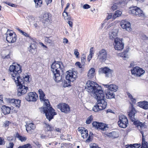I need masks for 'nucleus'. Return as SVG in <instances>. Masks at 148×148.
I'll use <instances>...</instances> for the list:
<instances>
[{
  "mask_svg": "<svg viewBox=\"0 0 148 148\" xmlns=\"http://www.w3.org/2000/svg\"><path fill=\"white\" fill-rule=\"evenodd\" d=\"M9 74L11 75L12 79L14 80L16 85L19 86L17 90V95L20 96L26 93L28 88L25 86L24 82H29V77L28 75L21 77L20 74L22 72L21 66L19 64L10 65L9 69Z\"/></svg>",
  "mask_w": 148,
  "mask_h": 148,
  "instance_id": "nucleus-1",
  "label": "nucleus"
},
{
  "mask_svg": "<svg viewBox=\"0 0 148 148\" xmlns=\"http://www.w3.org/2000/svg\"><path fill=\"white\" fill-rule=\"evenodd\" d=\"M39 95V98L41 101H44L45 102L44 106L43 108H40V110L42 111L45 113L47 118L50 121L51 119L53 118L54 116L56 114V113L54 112V110L53 109L48 103L45 101L48 102V100L46 99L45 97V94L42 89H39L38 90Z\"/></svg>",
  "mask_w": 148,
  "mask_h": 148,
  "instance_id": "nucleus-2",
  "label": "nucleus"
},
{
  "mask_svg": "<svg viewBox=\"0 0 148 148\" xmlns=\"http://www.w3.org/2000/svg\"><path fill=\"white\" fill-rule=\"evenodd\" d=\"M85 88L89 92L93 93L95 97L103 93L101 87L97 84L92 81H88L86 83Z\"/></svg>",
  "mask_w": 148,
  "mask_h": 148,
  "instance_id": "nucleus-3",
  "label": "nucleus"
},
{
  "mask_svg": "<svg viewBox=\"0 0 148 148\" xmlns=\"http://www.w3.org/2000/svg\"><path fill=\"white\" fill-rule=\"evenodd\" d=\"M66 73V75L65 77L67 80H64L63 84L64 87L70 86V82H73L77 77V73L74 71L69 70Z\"/></svg>",
  "mask_w": 148,
  "mask_h": 148,
  "instance_id": "nucleus-4",
  "label": "nucleus"
},
{
  "mask_svg": "<svg viewBox=\"0 0 148 148\" xmlns=\"http://www.w3.org/2000/svg\"><path fill=\"white\" fill-rule=\"evenodd\" d=\"M95 98L97 100V103L99 106L101 110H103L106 108L107 106V102L105 100V94L103 92V93L101 92V94L95 96Z\"/></svg>",
  "mask_w": 148,
  "mask_h": 148,
  "instance_id": "nucleus-5",
  "label": "nucleus"
},
{
  "mask_svg": "<svg viewBox=\"0 0 148 148\" xmlns=\"http://www.w3.org/2000/svg\"><path fill=\"white\" fill-rule=\"evenodd\" d=\"M129 13L133 16L143 17L145 13L140 9L136 6L131 7L130 8Z\"/></svg>",
  "mask_w": 148,
  "mask_h": 148,
  "instance_id": "nucleus-6",
  "label": "nucleus"
},
{
  "mask_svg": "<svg viewBox=\"0 0 148 148\" xmlns=\"http://www.w3.org/2000/svg\"><path fill=\"white\" fill-rule=\"evenodd\" d=\"M62 67L63 65L61 62H54L51 65V71L53 73H55L56 72L60 73V70H61L63 73V70L62 69Z\"/></svg>",
  "mask_w": 148,
  "mask_h": 148,
  "instance_id": "nucleus-7",
  "label": "nucleus"
},
{
  "mask_svg": "<svg viewBox=\"0 0 148 148\" xmlns=\"http://www.w3.org/2000/svg\"><path fill=\"white\" fill-rule=\"evenodd\" d=\"M118 123L119 127L125 128L128 124V119L126 116L123 115L120 116Z\"/></svg>",
  "mask_w": 148,
  "mask_h": 148,
  "instance_id": "nucleus-8",
  "label": "nucleus"
},
{
  "mask_svg": "<svg viewBox=\"0 0 148 148\" xmlns=\"http://www.w3.org/2000/svg\"><path fill=\"white\" fill-rule=\"evenodd\" d=\"M98 72L99 74L104 73L106 77H112L113 71L108 67H105L100 68Z\"/></svg>",
  "mask_w": 148,
  "mask_h": 148,
  "instance_id": "nucleus-9",
  "label": "nucleus"
},
{
  "mask_svg": "<svg viewBox=\"0 0 148 148\" xmlns=\"http://www.w3.org/2000/svg\"><path fill=\"white\" fill-rule=\"evenodd\" d=\"M38 98V95L35 92L28 93L25 97L26 100L28 101H36L37 100Z\"/></svg>",
  "mask_w": 148,
  "mask_h": 148,
  "instance_id": "nucleus-10",
  "label": "nucleus"
},
{
  "mask_svg": "<svg viewBox=\"0 0 148 148\" xmlns=\"http://www.w3.org/2000/svg\"><path fill=\"white\" fill-rule=\"evenodd\" d=\"M57 107L61 111L65 113H68L70 112V108L69 105L65 103L59 104Z\"/></svg>",
  "mask_w": 148,
  "mask_h": 148,
  "instance_id": "nucleus-11",
  "label": "nucleus"
},
{
  "mask_svg": "<svg viewBox=\"0 0 148 148\" xmlns=\"http://www.w3.org/2000/svg\"><path fill=\"white\" fill-rule=\"evenodd\" d=\"M122 39L116 37L115 39L114 42L115 43L114 48L116 50H121L124 48V44L122 42Z\"/></svg>",
  "mask_w": 148,
  "mask_h": 148,
  "instance_id": "nucleus-12",
  "label": "nucleus"
},
{
  "mask_svg": "<svg viewBox=\"0 0 148 148\" xmlns=\"http://www.w3.org/2000/svg\"><path fill=\"white\" fill-rule=\"evenodd\" d=\"M131 72L135 76L140 77L145 73V71L138 66H136L131 70Z\"/></svg>",
  "mask_w": 148,
  "mask_h": 148,
  "instance_id": "nucleus-13",
  "label": "nucleus"
},
{
  "mask_svg": "<svg viewBox=\"0 0 148 148\" xmlns=\"http://www.w3.org/2000/svg\"><path fill=\"white\" fill-rule=\"evenodd\" d=\"M136 113V111L133 105L131 104V106L129 108V111L128 112V114L132 122L135 120L134 116Z\"/></svg>",
  "mask_w": 148,
  "mask_h": 148,
  "instance_id": "nucleus-14",
  "label": "nucleus"
},
{
  "mask_svg": "<svg viewBox=\"0 0 148 148\" xmlns=\"http://www.w3.org/2000/svg\"><path fill=\"white\" fill-rule=\"evenodd\" d=\"M97 54V58L102 61H105L107 58V52L105 49H103L99 51Z\"/></svg>",
  "mask_w": 148,
  "mask_h": 148,
  "instance_id": "nucleus-15",
  "label": "nucleus"
},
{
  "mask_svg": "<svg viewBox=\"0 0 148 148\" xmlns=\"http://www.w3.org/2000/svg\"><path fill=\"white\" fill-rule=\"evenodd\" d=\"M6 40L9 43H13L16 40V34H13L11 33H6Z\"/></svg>",
  "mask_w": 148,
  "mask_h": 148,
  "instance_id": "nucleus-16",
  "label": "nucleus"
},
{
  "mask_svg": "<svg viewBox=\"0 0 148 148\" xmlns=\"http://www.w3.org/2000/svg\"><path fill=\"white\" fill-rule=\"evenodd\" d=\"M120 25L121 27L126 31L128 32L131 31V28L130 23L127 21L126 20H122L121 21Z\"/></svg>",
  "mask_w": 148,
  "mask_h": 148,
  "instance_id": "nucleus-17",
  "label": "nucleus"
},
{
  "mask_svg": "<svg viewBox=\"0 0 148 148\" xmlns=\"http://www.w3.org/2000/svg\"><path fill=\"white\" fill-rule=\"evenodd\" d=\"M51 17V14L49 13H46L43 15L42 21V23L44 24L45 25H46L49 23Z\"/></svg>",
  "mask_w": 148,
  "mask_h": 148,
  "instance_id": "nucleus-18",
  "label": "nucleus"
},
{
  "mask_svg": "<svg viewBox=\"0 0 148 148\" xmlns=\"http://www.w3.org/2000/svg\"><path fill=\"white\" fill-rule=\"evenodd\" d=\"M25 126L26 131L30 134L32 133L35 128V125L32 123H29L27 125Z\"/></svg>",
  "mask_w": 148,
  "mask_h": 148,
  "instance_id": "nucleus-19",
  "label": "nucleus"
},
{
  "mask_svg": "<svg viewBox=\"0 0 148 148\" xmlns=\"http://www.w3.org/2000/svg\"><path fill=\"white\" fill-rule=\"evenodd\" d=\"M36 47L35 42L33 41V43H31L29 47L28 48V50L32 53H35L36 51Z\"/></svg>",
  "mask_w": 148,
  "mask_h": 148,
  "instance_id": "nucleus-20",
  "label": "nucleus"
},
{
  "mask_svg": "<svg viewBox=\"0 0 148 148\" xmlns=\"http://www.w3.org/2000/svg\"><path fill=\"white\" fill-rule=\"evenodd\" d=\"M104 86L106 88H108V90L112 91L113 92H116L118 89V87L115 85L103 84Z\"/></svg>",
  "mask_w": 148,
  "mask_h": 148,
  "instance_id": "nucleus-21",
  "label": "nucleus"
},
{
  "mask_svg": "<svg viewBox=\"0 0 148 148\" xmlns=\"http://www.w3.org/2000/svg\"><path fill=\"white\" fill-rule=\"evenodd\" d=\"M138 106L145 110L148 109V102L145 101H140L138 103Z\"/></svg>",
  "mask_w": 148,
  "mask_h": 148,
  "instance_id": "nucleus-22",
  "label": "nucleus"
},
{
  "mask_svg": "<svg viewBox=\"0 0 148 148\" xmlns=\"http://www.w3.org/2000/svg\"><path fill=\"white\" fill-rule=\"evenodd\" d=\"M106 98L107 99H111L114 98V92L108 89L106 92Z\"/></svg>",
  "mask_w": 148,
  "mask_h": 148,
  "instance_id": "nucleus-23",
  "label": "nucleus"
},
{
  "mask_svg": "<svg viewBox=\"0 0 148 148\" xmlns=\"http://www.w3.org/2000/svg\"><path fill=\"white\" fill-rule=\"evenodd\" d=\"M95 75V69L93 68H91L89 70L87 76L88 79H91L93 78Z\"/></svg>",
  "mask_w": 148,
  "mask_h": 148,
  "instance_id": "nucleus-24",
  "label": "nucleus"
},
{
  "mask_svg": "<svg viewBox=\"0 0 148 148\" xmlns=\"http://www.w3.org/2000/svg\"><path fill=\"white\" fill-rule=\"evenodd\" d=\"M53 74L54 76L53 78L56 82H58L62 80V75L61 77L60 76V73L56 72Z\"/></svg>",
  "mask_w": 148,
  "mask_h": 148,
  "instance_id": "nucleus-25",
  "label": "nucleus"
},
{
  "mask_svg": "<svg viewBox=\"0 0 148 148\" xmlns=\"http://www.w3.org/2000/svg\"><path fill=\"white\" fill-rule=\"evenodd\" d=\"M2 112L4 114L6 115L9 114L10 113V109L8 107L5 106H3L1 108Z\"/></svg>",
  "mask_w": 148,
  "mask_h": 148,
  "instance_id": "nucleus-26",
  "label": "nucleus"
},
{
  "mask_svg": "<svg viewBox=\"0 0 148 148\" xmlns=\"http://www.w3.org/2000/svg\"><path fill=\"white\" fill-rule=\"evenodd\" d=\"M15 137L18 138V139L21 142L25 141L27 140V138L26 137L22 136L18 134V132L16 133Z\"/></svg>",
  "mask_w": 148,
  "mask_h": 148,
  "instance_id": "nucleus-27",
  "label": "nucleus"
},
{
  "mask_svg": "<svg viewBox=\"0 0 148 148\" xmlns=\"http://www.w3.org/2000/svg\"><path fill=\"white\" fill-rule=\"evenodd\" d=\"M117 31H116L115 32H110L109 33V35L110 38L111 40H113V39H114L116 38V37L117 36Z\"/></svg>",
  "mask_w": 148,
  "mask_h": 148,
  "instance_id": "nucleus-28",
  "label": "nucleus"
},
{
  "mask_svg": "<svg viewBox=\"0 0 148 148\" xmlns=\"http://www.w3.org/2000/svg\"><path fill=\"white\" fill-rule=\"evenodd\" d=\"M99 125L98 130H101L103 131L106 130L107 127H106V124H105L102 123H100Z\"/></svg>",
  "mask_w": 148,
  "mask_h": 148,
  "instance_id": "nucleus-29",
  "label": "nucleus"
},
{
  "mask_svg": "<svg viewBox=\"0 0 148 148\" xmlns=\"http://www.w3.org/2000/svg\"><path fill=\"white\" fill-rule=\"evenodd\" d=\"M84 130H82V136L84 138H86L88 136V131L87 130H85V129L84 128Z\"/></svg>",
  "mask_w": 148,
  "mask_h": 148,
  "instance_id": "nucleus-30",
  "label": "nucleus"
},
{
  "mask_svg": "<svg viewBox=\"0 0 148 148\" xmlns=\"http://www.w3.org/2000/svg\"><path fill=\"white\" fill-rule=\"evenodd\" d=\"M35 3V7L37 8L40 7L41 4H42V0H34Z\"/></svg>",
  "mask_w": 148,
  "mask_h": 148,
  "instance_id": "nucleus-31",
  "label": "nucleus"
},
{
  "mask_svg": "<svg viewBox=\"0 0 148 148\" xmlns=\"http://www.w3.org/2000/svg\"><path fill=\"white\" fill-rule=\"evenodd\" d=\"M122 12L121 11L117 10L115 12L114 14L113 15L112 18L114 19H115L117 17L120 16Z\"/></svg>",
  "mask_w": 148,
  "mask_h": 148,
  "instance_id": "nucleus-32",
  "label": "nucleus"
},
{
  "mask_svg": "<svg viewBox=\"0 0 148 148\" xmlns=\"http://www.w3.org/2000/svg\"><path fill=\"white\" fill-rule=\"evenodd\" d=\"M97 105L95 106H94L92 108V110H93V111L96 112H97L99 110H101L100 108V107H99V105L98 104L97 102Z\"/></svg>",
  "mask_w": 148,
  "mask_h": 148,
  "instance_id": "nucleus-33",
  "label": "nucleus"
},
{
  "mask_svg": "<svg viewBox=\"0 0 148 148\" xmlns=\"http://www.w3.org/2000/svg\"><path fill=\"white\" fill-rule=\"evenodd\" d=\"M93 116L92 115H90L88 117L86 120V124H90L93 120Z\"/></svg>",
  "mask_w": 148,
  "mask_h": 148,
  "instance_id": "nucleus-34",
  "label": "nucleus"
},
{
  "mask_svg": "<svg viewBox=\"0 0 148 148\" xmlns=\"http://www.w3.org/2000/svg\"><path fill=\"white\" fill-rule=\"evenodd\" d=\"M99 123H100L97 121H94L93 122L92 124L93 127H94L95 129L98 130Z\"/></svg>",
  "mask_w": 148,
  "mask_h": 148,
  "instance_id": "nucleus-35",
  "label": "nucleus"
},
{
  "mask_svg": "<svg viewBox=\"0 0 148 148\" xmlns=\"http://www.w3.org/2000/svg\"><path fill=\"white\" fill-rule=\"evenodd\" d=\"M21 100L19 99H16L14 104L16 106L19 108L20 106Z\"/></svg>",
  "mask_w": 148,
  "mask_h": 148,
  "instance_id": "nucleus-36",
  "label": "nucleus"
},
{
  "mask_svg": "<svg viewBox=\"0 0 148 148\" xmlns=\"http://www.w3.org/2000/svg\"><path fill=\"white\" fill-rule=\"evenodd\" d=\"M86 61V56L85 54H83L81 57V62L82 64L84 65Z\"/></svg>",
  "mask_w": 148,
  "mask_h": 148,
  "instance_id": "nucleus-37",
  "label": "nucleus"
},
{
  "mask_svg": "<svg viewBox=\"0 0 148 148\" xmlns=\"http://www.w3.org/2000/svg\"><path fill=\"white\" fill-rule=\"evenodd\" d=\"M63 16L64 18H65V19H66L68 20H70L71 19L70 17L68 16V13L66 11H64V10L63 13Z\"/></svg>",
  "mask_w": 148,
  "mask_h": 148,
  "instance_id": "nucleus-38",
  "label": "nucleus"
},
{
  "mask_svg": "<svg viewBox=\"0 0 148 148\" xmlns=\"http://www.w3.org/2000/svg\"><path fill=\"white\" fill-rule=\"evenodd\" d=\"M46 127L47 130L49 131H51L53 129V127H51L49 124H46Z\"/></svg>",
  "mask_w": 148,
  "mask_h": 148,
  "instance_id": "nucleus-39",
  "label": "nucleus"
},
{
  "mask_svg": "<svg viewBox=\"0 0 148 148\" xmlns=\"http://www.w3.org/2000/svg\"><path fill=\"white\" fill-rule=\"evenodd\" d=\"M128 52V51L127 50L123 51L122 53V57L125 58H128V55L127 54Z\"/></svg>",
  "mask_w": 148,
  "mask_h": 148,
  "instance_id": "nucleus-40",
  "label": "nucleus"
},
{
  "mask_svg": "<svg viewBox=\"0 0 148 148\" xmlns=\"http://www.w3.org/2000/svg\"><path fill=\"white\" fill-rule=\"evenodd\" d=\"M142 146L141 148H148V143L146 142L142 143Z\"/></svg>",
  "mask_w": 148,
  "mask_h": 148,
  "instance_id": "nucleus-41",
  "label": "nucleus"
},
{
  "mask_svg": "<svg viewBox=\"0 0 148 148\" xmlns=\"http://www.w3.org/2000/svg\"><path fill=\"white\" fill-rule=\"evenodd\" d=\"M116 132H112L109 134V136L113 138H115L116 137L115 135L116 134Z\"/></svg>",
  "mask_w": 148,
  "mask_h": 148,
  "instance_id": "nucleus-42",
  "label": "nucleus"
},
{
  "mask_svg": "<svg viewBox=\"0 0 148 148\" xmlns=\"http://www.w3.org/2000/svg\"><path fill=\"white\" fill-rule=\"evenodd\" d=\"M22 34L23 35H24L25 36L28 37L30 39L34 40L31 36H29V34L26 33L25 32H23V33Z\"/></svg>",
  "mask_w": 148,
  "mask_h": 148,
  "instance_id": "nucleus-43",
  "label": "nucleus"
},
{
  "mask_svg": "<svg viewBox=\"0 0 148 148\" xmlns=\"http://www.w3.org/2000/svg\"><path fill=\"white\" fill-rule=\"evenodd\" d=\"M74 54L76 56V58H78V56L79 55V53L78 52L77 49H75L74 50Z\"/></svg>",
  "mask_w": 148,
  "mask_h": 148,
  "instance_id": "nucleus-44",
  "label": "nucleus"
},
{
  "mask_svg": "<svg viewBox=\"0 0 148 148\" xmlns=\"http://www.w3.org/2000/svg\"><path fill=\"white\" fill-rule=\"evenodd\" d=\"M127 2V0H121L119 3L120 4L125 5V4H126Z\"/></svg>",
  "mask_w": 148,
  "mask_h": 148,
  "instance_id": "nucleus-45",
  "label": "nucleus"
},
{
  "mask_svg": "<svg viewBox=\"0 0 148 148\" xmlns=\"http://www.w3.org/2000/svg\"><path fill=\"white\" fill-rule=\"evenodd\" d=\"M140 146V144H134L132 145V147L133 148H139Z\"/></svg>",
  "mask_w": 148,
  "mask_h": 148,
  "instance_id": "nucleus-46",
  "label": "nucleus"
},
{
  "mask_svg": "<svg viewBox=\"0 0 148 148\" xmlns=\"http://www.w3.org/2000/svg\"><path fill=\"white\" fill-rule=\"evenodd\" d=\"M118 7V6L117 5L116 3H115L113 5L111 9L113 11H114L117 9Z\"/></svg>",
  "mask_w": 148,
  "mask_h": 148,
  "instance_id": "nucleus-47",
  "label": "nucleus"
},
{
  "mask_svg": "<svg viewBox=\"0 0 148 148\" xmlns=\"http://www.w3.org/2000/svg\"><path fill=\"white\" fill-rule=\"evenodd\" d=\"M14 144L13 143H10L7 146V148H13Z\"/></svg>",
  "mask_w": 148,
  "mask_h": 148,
  "instance_id": "nucleus-48",
  "label": "nucleus"
},
{
  "mask_svg": "<svg viewBox=\"0 0 148 148\" xmlns=\"http://www.w3.org/2000/svg\"><path fill=\"white\" fill-rule=\"evenodd\" d=\"M10 123V122L8 121H6L4 123V125L5 127H7L8 126L9 124Z\"/></svg>",
  "mask_w": 148,
  "mask_h": 148,
  "instance_id": "nucleus-49",
  "label": "nucleus"
},
{
  "mask_svg": "<svg viewBox=\"0 0 148 148\" xmlns=\"http://www.w3.org/2000/svg\"><path fill=\"white\" fill-rule=\"evenodd\" d=\"M90 6L87 4H85L83 6V8L84 9H88L90 8Z\"/></svg>",
  "mask_w": 148,
  "mask_h": 148,
  "instance_id": "nucleus-50",
  "label": "nucleus"
},
{
  "mask_svg": "<svg viewBox=\"0 0 148 148\" xmlns=\"http://www.w3.org/2000/svg\"><path fill=\"white\" fill-rule=\"evenodd\" d=\"M14 139V137L12 136H9L7 138V140L10 141L13 140Z\"/></svg>",
  "mask_w": 148,
  "mask_h": 148,
  "instance_id": "nucleus-51",
  "label": "nucleus"
},
{
  "mask_svg": "<svg viewBox=\"0 0 148 148\" xmlns=\"http://www.w3.org/2000/svg\"><path fill=\"white\" fill-rule=\"evenodd\" d=\"M75 64L76 66H78L80 68H81L82 67L81 64L79 62H77L75 63Z\"/></svg>",
  "mask_w": 148,
  "mask_h": 148,
  "instance_id": "nucleus-52",
  "label": "nucleus"
},
{
  "mask_svg": "<svg viewBox=\"0 0 148 148\" xmlns=\"http://www.w3.org/2000/svg\"><path fill=\"white\" fill-rule=\"evenodd\" d=\"M45 40L49 43H50L51 42V40L49 38L47 37H46Z\"/></svg>",
  "mask_w": 148,
  "mask_h": 148,
  "instance_id": "nucleus-53",
  "label": "nucleus"
},
{
  "mask_svg": "<svg viewBox=\"0 0 148 148\" xmlns=\"http://www.w3.org/2000/svg\"><path fill=\"white\" fill-rule=\"evenodd\" d=\"M91 137H90V136H89L88 138L86 140V143H89L90 141H91L92 139Z\"/></svg>",
  "mask_w": 148,
  "mask_h": 148,
  "instance_id": "nucleus-54",
  "label": "nucleus"
},
{
  "mask_svg": "<svg viewBox=\"0 0 148 148\" xmlns=\"http://www.w3.org/2000/svg\"><path fill=\"white\" fill-rule=\"evenodd\" d=\"M93 47L91 48L90 49V54H92V55H93V54L94 53V51L93 50Z\"/></svg>",
  "mask_w": 148,
  "mask_h": 148,
  "instance_id": "nucleus-55",
  "label": "nucleus"
},
{
  "mask_svg": "<svg viewBox=\"0 0 148 148\" xmlns=\"http://www.w3.org/2000/svg\"><path fill=\"white\" fill-rule=\"evenodd\" d=\"M5 144L4 139H3L0 137V145L4 144Z\"/></svg>",
  "mask_w": 148,
  "mask_h": 148,
  "instance_id": "nucleus-56",
  "label": "nucleus"
},
{
  "mask_svg": "<svg viewBox=\"0 0 148 148\" xmlns=\"http://www.w3.org/2000/svg\"><path fill=\"white\" fill-rule=\"evenodd\" d=\"M133 122H134V125H136L137 127L138 125L139 124L140 122L139 121H136V119L134 120Z\"/></svg>",
  "mask_w": 148,
  "mask_h": 148,
  "instance_id": "nucleus-57",
  "label": "nucleus"
},
{
  "mask_svg": "<svg viewBox=\"0 0 148 148\" xmlns=\"http://www.w3.org/2000/svg\"><path fill=\"white\" fill-rule=\"evenodd\" d=\"M93 56V55H92L91 54H89V55L88 56V58H87L89 62L90 61V60L91 59Z\"/></svg>",
  "mask_w": 148,
  "mask_h": 148,
  "instance_id": "nucleus-58",
  "label": "nucleus"
},
{
  "mask_svg": "<svg viewBox=\"0 0 148 148\" xmlns=\"http://www.w3.org/2000/svg\"><path fill=\"white\" fill-rule=\"evenodd\" d=\"M139 126L140 127V128H142L144 127V126L142 123L140 122L139 124L138 125V127Z\"/></svg>",
  "mask_w": 148,
  "mask_h": 148,
  "instance_id": "nucleus-59",
  "label": "nucleus"
},
{
  "mask_svg": "<svg viewBox=\"0 0 148 148\" xmlns=\"http://www.w3.org/2000/svg\"><path fill=\"white\" fill-rule=\"evenodd\" d=\"M16 99H10L9 101L10 103H14Z\"/></svg>",
  "mask_w": 148,
  "mask_h": 148,
  "instance_id": "nucleus-60",
  "label": "nucleus"
},
{
  "mask_svg": "<svg viewBox=\"0 0 148 148\" xmlns=\"http://www.w3.org/2000/svg\"><path fill=\"white\" fill-rule=\"evenodd\" d=\"M112 13H110V14H109L108 16H107L106 18L108 20L112 18Z\"/></svg>",
  "mask_w": 148,
  "mask_h": 148,
  "instance_id": "nucleus-61",
  "label": "nucleus"
},
{
  "mask_svg": "<svg viewBox=\"0 0 148 148\" xmlns=\"http://www.w3.org/2000/svg\"><path fill=\"white\" fill-rule=\"evenodd\" d=\"M69 24V26L71 27H73V23L70 21H68L67 22Z\"/></svg>",
  "mask_w": 148,
  "mask_h": 148,
  "instance_id": "nucleus-62",
  "label": "nucleus"
},
{
  "mask_svg": "<svg viewBox=\"0 0 148 148\" xmlns=\"http://www.w3.org/2000/svg\"><path fill=\"white\" fill-rule=\"evenodd\" d=\"M130 99L133 103H136V100L135 99H134L132 97V98Z\"/></svg>",
  "mask_w": 148,
  "mask_h": 148,
  "instance_id": "nucleus-63",
  "label": "nucleus"
},
{
  "mask_svg": "<svg viewBox=\"0 0 148 148\" xmlns=\"http://www.w3.org/2000/svg\"><path fill=\"white\" fill-rule=\"evenodd\" d=\"M45 1L47 5L51 3L52 1V0H45Z\"/></svg>",
  "mask_w": 148,
  "mask_h": 148,
  "instance_id": "nucleus-64",
  "label": "nucleus"
}]
</instances>
